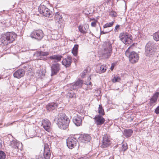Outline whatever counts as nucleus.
<instances>
[{
	"label": "nucleus",
	"instance_id": "28",
	"mask_svg": "<svg viewBox=\"0 0 159 159\" xmlns=\"http://www.w3.org/2000/svg\"><path fill=\"white\" fill-rule=\"evenodd\" d=\"M98 112L99 114V115H100V116H103L105 115L104 109L101 104L99 105Z\"/></svg>",
	"mask_w": 159,
	"mask_h": 159
},
{
	"label": "nucleus",
	"instance_id": "11",
	"mask_svg": "<svg viewBox=\"0 0 159 159\" xmlns=\"http://www.w3.org/2000/svg\"><path fill=\"white\" fill-rule=\"evenodd\" d=\"M111 143L110 137L107 134L104 135L103 137L102 147L103 148H107Z\"/></svg>",
	"mask_w": 159,
	"mask_h": 159
},
{
	"label": "nucleus",
	"instance_id": "38",
	"mask_svg": "<svg viewBox=\"0 0 159 159\" xmlns=\"http://www.w3.org/2000/svg\"><path fill=\"white\" fill-rule=\"evenodd\" d=\"M91 13L88 10V9H86L84 10L83 11V13L85 15H88Z\"/></svg>",
	"mask_w": 159,
	"mask_h": 159
},
{
	"label": "nucleus",
	"instance_id": "50",
	"mask_svg": "<svg viewBox=\"0 0 159 159\" xmlns=\"http://www.w3.org/2000/svg\"><path fill=\"white\" fill-rule=\"evenodd\" d=\"M91 80V78L90 76H89V77L88 78V80L90 81Z\"/></svg>",
	"mask_w": 159,
	"mask_h": 159
},
{
	"label": "nucleus",
	"instance_id": "42",
	"mask_svg": "<svg viewBox=\"0 0 159 159\" xmlns=\"http://www.w3.org/2000/svg\"><path fill=\"white\" fill-rule=\"evenodd\" d=\"M6 20H0V23L2 24L3 25H4L6 26H7V25H6Z\"/></svg>",
	"mask_w": 159,
	"mask_h": 159
},
{
	"label": "nucleus",
	"instance_id": "24",
	"mask_svg": "<svg viewBox=\"0 0 159 159\" xmlns=\"http://www.w3.org/2000/svg\"><path fill=\"white\" fill-rule=\"evenodd\" d=\"M83 84V82L82 80L78 79L76 82L73 85V89H75L81 86Z\"/></svg>",
	"mask_w": 159,
	"mask_h": 159
},
{
	"label": "nucleus",
	"instance_id": "40",
	"mask_svg": "<svg viewBox=\"0 0 159 159\" xmlns=\"http://www.w3.org/2000/svg\"><path fill=\"white\" fill-rule=\"evenodd\" d=\"M79 16V15L78 14H75V15H72V19H77Z\"/></svg>",
	"mask_w": 159,
	"mask_h": 159
},
{
	"label": "nucleus",
	"instance_id": "33",
	"mask_svg": "<svg viewBox=\"0 0 159 159\" xmlns=\"http://www.w3.org/2000/svg\"><path fill=\"white\" fill-rule=\"evenodd\" d=\"M114 24V22L112 21L110 23H107L103 26L104 28H106L111 26Z\"/></svg>",
	"mask_w": 159,
	"mask_h": 159
},
{
	"label": "nucleus",
	"instance_id": "17",
	"mask_svg": "<svg viewBox=\"0 0 159 159\" xmlns=\"http://www.w3.org/2000/svg\"><path fill=\"white\" fill-rule=\"evenodd\" d=\"M71 63L72 57L70 56H68L66 58L64 59L62 61V65L65 66L66 67L70 66Z\"/></svg>",
	"mask_w": 159,
	"mask_h": 159
},
{
	"label": "nucleus",
	"instance_id": "15",
	"mask_svg": "<svg viewBox=\"0 0 159 159\" xmlns=\"http://www.w3.org/2000/svg\"><path fill=\"white\" fill-rule=\"evenodd\" d=\"M10 145L12 148L20 149L21 148L22 144L18 142L15 139H13L11 141H10Z\"/></svg>",
	"mask_w": 159,
	"mask_h": 159
},
{
	"label": "nucleus",
	"instance_id": "41",
	"mask_svg": "<svg viewBox=\"0 0 159 159\" xmlns=\"http://www.w3.org/2000/svg\"><path fill=\"white\" fill-rule=\"evenodd\" d=\"M95 21L92 22L91 23V25L92 27H95L96 25V23L98 20H95Z\"/></svg>",
	"mask_w": 159,
	"mask_h": 159
},
{
	"label": "nucleus",
	"instance_id": "31",
	"mask_svg": "<svg viewBox=\"0 0 159 159\" xmlns=\"http://www.w3.org/2000/svg\"><path fill=\"white\" fill-rule=\"evenodd\" d=\"M120 78L118 76H114L113 78L112 81L113 83L119 82L120 80Z\"/></svg>",
	"mask_w": 159,
	"mask_h": 159
},
{
	"label": "nucleus",
	"instance_id": "4",
	"mask_svg": "<svg viewBox=\"0 0 159 159\" xmlns=\"http://www.w3.org/2000/svg\"><path fill=\"white\" fill-rule=\"evenodd\" d=\"M125 54L127 57H128L130 62L133 64L138 62L139 60V54L134 51L131 52L129 50V47L126 50Z\"/></svg>",
	"mask_w": 159,
	"mask_h": 159
},
{
	"label": "nucleus",
	"instance_id": "54",
	"mask_svg": "<svg viewBox=\"0 0 159 159\" xmlns=\"http://www.w3.org/2000/svg\"><path fill=\"white\" fill-rule=\"evenodd\" d=\"M90 20H96V19L95 18H90Z\"/></svg>",
	"mask_w": 159,
	"mask_h": 159
},
{
	"label": "nucleus",
	"instance_id": "7",
	"mask_svg": "<svg viewBox=\"0 0 159 159\" xmlns=\"http://www.w3.org/2000/svg\"><path fill=\"white\" fill-rule=\"evenodd\" d=\"M121 40L125 44H129L132 40L131 35L128 33H121L119 36Z\"/></svg>",
	"mask_w": 159,
	"mask_h": 159
},
{
	"label": "nucleus",
	"instance_id": "26",
	"mask_svg": "<svg viewBox=\"0 0 159 159\" xmlns=\"http://www.w3.org/2000/svg\"><path fill=\"white\" fill-rule=\"evenodd\" d=\"M49 52H43V51H39L38 52V55L40 57L41 59L44 60V58L43 57L44 56H46L48 55Z\"/></svg>",
	"mask_w": 159,
	"mask_h": 159
},
{
	"label": "nucleus",
	"instance_id": "53",
	"mask_svg": "<svg viewBox=\"0 0 159 159\" xmlns=\"http://www.w3.org/2000/svg\"><path fill=\"white\" fill-rule=\"evenodd\" d=\"M92 84V83L91 82H90L89 83V85H91Z\"/></svg>",
	"mask_w": 159,
	"mask_h": 159
},
{
	"label": "nucleus",
	"instance_id": "34",
	"mask_svg": "<svg viewBox=\"0 0 159 159\" xmlns=\"http://www.w3.org/2000/svg\"><path fill=\"white\" fill-rule=\"evenodd\" d=\"M56 23L58 27H60L61 28L64 26V24L61 22V20H58Z\"/></svg>",
	"mask_w": 159,
	"mask_h": 159
},
{
	"label": "nucleus",
	"instance_id": "47",
	"mask_svg": "<svg viewBox=\"0 0 159 159\" xmlns=\"http://www.w3.org/2000/svg\"><path fill=\"white\" fill-rule=\"evenodd\" d=\"M35 131H34V130L33 131V132L34 133H35ZM37 135V134H35V133L34 134L32 135H31L32 136H31V137H34L35 136H36Z\"/></svg>",
	"mask_w": 159,
	"mask_h": 159
},
{
	"label": "nucleus",
	"instance_id": "29",
	"mask_svg": "<svg viewBox=\"0 0 159 159\" xmlns=\"http://www.w3.org/2000/svg\"><path fill=\"white\" fill-rule=\"evenodd\" d=\"M62 15L60 13L57 12L55 14L54 19L55 20H60V19H62Z\"/></svg>",
	"mask_w": 159,
	"mask_h": 159
},
{
	"label": "nucleus",
	"instance_id": "22",
	"mask_svg": "<svg viewBox=\"0 0 159 159\" xmlns=\"http://www.w3.org/2000/svg\"><path fill=\"white\" fill-rule=\"evenodd\" d=\"M58 107V104L54 102L49 103L47 105L46 107L47 110L51 111L52 110Z\"/></svg>",
	"mask_w": 159,
	"mask_h": 159
},
{
	"label": "nucleus",
	"instance_id": "8",
	"mask_svg": "<svg viewBox=\"0 0 159 159\" xmlns=\"http://www.w3.org/2000/svg\"><path fill=\"white\" fill-rule=\"evenodd\" d=\"M30 36L32 38L41 40L43 37V33L41 30H34L30 34Z\"/></svg>",
	"mask_w": 159,
	"mask_h": 159
},
{
	"label": "nucleus",
	"instance_id": "6",
	"mask_svg": "<svg viewBox=\"0 0 159 159\" xmlns=\"http://www.w3.org/2000/svg\"><path fill=\"white\" fill-rule=\"evenodd\" d=\"M40 13L45 16L51 17L52 16L53 13L49 9L44 5H40L38 8Z\"/></svg>",
	"mask_w": 159,
	"mask_h": 159
},
{
	"label": "nucleus",
	"instance_id": "2",
	"mask_svg": "<svg viewBox=\"0 0 159 159\" xmlns=\"http://www.w3.org/2000/svg\"><path fill=\"white\" fill-rule=\"evenodd\" d=\"M16 34L14 32H7L4 34L0 39L1 45H7L14 41L16 38Z\"/></svg>",
	"mask_w": 159,
	"mask_h": 159
},
{
	"label": "nucleus",
	"instance_id": "32",
	"mask_svg": "<svg viewBox=\"0 0 159 159\" xmlns=\"http://www.w3.org/2000/svg\"><path fill=\"white\" fill-rule=\"evenodd\" d=\"M6 157L5 152L2 151H0V159H5Z\"/></svg>",
	"mask_w": 159,
	"mask_h": 159
},
{
	"label": "nucleus",
	"instance_id": "48",
	"mask_svg": "<svg viewBox=\"0 0 159 159\" xmlns=\"http://www.w3.org/2000/svg\"><path fill=\"white\" fill-rule=\"evenodd\" d=\"M73 93V94L71 96H70V95L69 96L70 97H71V98L76 97V95L75 94H74Z\"/></svg>",
	"mask_w": 159,
	"mask_h": 159
},
{
	"label": "nucleus",
	"instance_id": "45",
	"mask_svg": "<svg viewBox=\"0 0 159 159\" xmlns=\"http://www.w3.org/2000/svg\"><path fill=\"white\" fill-rule=\"evenodd\" d=\"M110 31H111V30H110V31H108V32H104L103 31H101L100 34H105L108 33V32H110Z\"/></svg>",
	"mask_w": 159,
	"mask_h": 159
},
{
	"label": "nucleus",
	"instance_id": "20",
	"mask_svg": "<svg viewBox=\"0 0 159 159\" xmlns=\"http://www.w3.org/2000/svg\"><path fill=\"white\" fill-rule=\"evenodd\" d=\"M73 123L77 126H80L82 124L81 117L79 116H75L73 118Z\"/></svg>",
	"mask_w": 159,
	"mask_h": 159
},
{
	"label": "nucleus",
	"instance_id": "44",
	"mask_svg": "<svg viewBox=\"0 0 159 159\" xmlns=\"http://www.w3.org/2000/svg\"><path fill=\"white\" fill-rule=\"evenodd\" d=\"M155 112L157 114L159 113V106L157 107L155 110Z\"/></svg>",
	"mask_w": 159,
	"mask_h": 159
},
{
	"label": "nucleus",
	"instance_id": "5",
	"mask_svg": "<svg viewBox=\"0 0 159 159\" xmlns=\"http://www.w3.org/2000/svg\"><path fill=\"white\" fill-rule=\"evenodd\" d=\"M156 51V48L154 44L149 42L147 44L145 48V54L148 57H152Z\"/></svg>",
	"mask_w": 159,
	"mask_h": 159
},
{
	"label": "nucleus",
	"instance_id": "12",
	"mask_svg": "<svg viewBox=\"0 0 159 159\" xmlns=\"http://www.w3.org/2000/svg\"><path fill=\"white\" fill-rule=\"evenodd\" d=\"M42 125L44 129L47 131L49 132L51 131V123L49 120L47 119L42 120Z\"/></svg>",
	"mask_w": 159,
	"mask_h": 159
},
{
	"label": "nucleus",
	"instance_id": "9",
	"mask_svg": "<svg viewBox=\"0 0 159 159\" xmlns=\"http://www.w3.org/2000/svg\"><path fill=\"white\" fill-rule=\"evenodd\" d=\"M61 65L58 63H54L51 66V75L52 76L55 75L61 70Z\"/></svg>",
	"mask_w": 159,
	"mask_h": 159
},
{
	"label": "nucleus",
	"instance_id": "3",
	"mask_svg": "<svg viewBox=\"0 0 159 159\" xmlns=\"http://www.w3.org/2000/svg\"><path fill=\"white\" fill-rule=\"evenodd\" d=\"M103 49L102 52V57L104 59H108L112 52V43L109 41H107L103 44Z\"/></svg>",
	"mask_w": 159,
	"mask_h": 159
},
{
	"label": "nucleus",
	"instance_id": "51",
	"mask_svg": "<svg viewBox=\"0 0 159 159\" xmlns=\"http://www.w3.org/2000/svg\"><path fill=\"white\" fill-rule=\"evenodd\" d=\"M40 157V156H39L38 158V159H43V157Z\"/></svg>",
	"mask_w": 159,
	"mask_h": 159
},
{
	"label": "nucleus",
	"instance_id": "23",
	"mask_svg": "<svg viewBox=\"0 0 159 159\" xmlns=\"http://www.w3.org/2000/svg\"><path fill=\"white\" fill-rule=\"evenodd\" d=\"M159 95V92L156 93L150 100V104L151 105L155 103Z\"/></svg>",
	"mask_w": 159,
	"mask_h": 159
},
{
	"label": "nucleus",
	"instance_id": "52",
	"mask_svg": "<svg viewBox=\"0 0 159 159\" xmlns=\"http://www.w3.org/2000/svg\"><path fill=\"white\" fill-rule=\"evenodd\" d=\"M85 85H89V83L88 82H85L84 83Z\"/></svg>",
	"mask_w": 159,
	"mask_h": 159
},
{
	"label": "nucleus",
	"instance_id": "30",
	"mask_svg": "<svg viewBox=\"0 0 159 159\" xmlns=\"http://www.w3.org/2000/svg\"><path fill=\"white\" fill-rule=\"evenodd\" d=\"M153 36L154 40L157 41H159V32L155 33Z\"/></svg>",
	"mask_w": 159,
	"mask_h": 159
},
{
	"label": "nucleus",
	"instance_id": "18",
	"mask_svg": "<svg viewBox=\"0 0 159 159\" xmlns=\"http://www.w3.org/2000/svg\"><path fill=\"white\" fill-rule=\"evenodd\" d=\"M80 138L81 140L80 143H86L90 141L91 139V137L87 134H84Z\"/></svg>",
	"mask_w": 159,
	"mask_h": 159
},
{
	"label": "nucleus",
	"instance_id": "27",
	"mask_svg": "<svg viewBox=\"0 0 159 159\" xmlns=\"http://www.w3.org/2000/svg\"><path fill=\"white\" fill-rule=\"evenodd\" d=\"M78 47V45L75 44L72 50V52L75 56H77V54Z\"/></svg>",
	"mask_w": 159,
	"mask_h": 159
},
{
	"label": "nucleus",
	"instance_id": "21",
	"mask_svg": "<svg viewBox=\"0 0 159 159\" xmlns=\"http://www.w3.org/2000/svg\"><path fill=\"white\" fill-rule=\"evenodd\" d=\"M62 57V56L59 54L53 55L49 57L50 59L54 60V62L56 63L60 61Z\"/></svg>",
	"mask_w": 159,
	"mask_h": 159
},
{
	"label": "nucleus",
	"instance_id": "13",
	"mask_svg": "<svg viewBox=\"0 0 159 159\" xmlns=\"http://www.w3.org/2000/svg\"><path fill=\"white\" fill-rule=\"evenodd\" d=\"M95 123L98 125L103 124L105 121V119L100 115H97L93 118Z\"/></svg>",
	"mask_w": 159,
	"mask_h": 159
},
{
	"label": "nucleus",
	"instance_id": "55",
	"mask_svg": "<svg viewBox=\"0 0 159 159\" xmlns=\"http://www.w3.org/2000/svg\"><path fill=\"white\" fill-rule=\"evenodd\" d=\"M10 135L12 138H13V137L10 134Z\"/></svg>",
	"mask_w": 159,
	"mask_h": 159
},
{
	"label": "nucleus",
	"instance_id": "49",
	"mask_svg": "<svg viewBox=\"0 0 159 159\" xmlns=\"http://www.w3.org/2000/svg\"><path fill=\"white\" fill-rule=\"evenodd\" d=\"M114 66L112 64L111 66V70H113V69L114 68Z\"/></svg>",
	"mask_w": 159,
	"mask_h": 159
},
{
	"label": "nucleus",
	"instance_id": "39",
	"mask_svg": "<svg viewBox=\"0 0 159 159\" xmlns=\"http://www.w3.org/2000/svg\"><path fill=\"white\" fill-rule=\"evenodd\" d=\"M87 70L86 69L84 70L81 74V76L82 78H84L85 75L86 73H87Z\"/></svg>",
	"mask_w": 159,
	"mask_h": 159
},
{
	"label": "nucleus",
	"instance_id": "10",
	"mask_svg": "<svg viewBox=\"0 0 159 159\" xmlns=\"http://www.w3.org/2000/svg\"><path fill=\"white\" fill-rule=\"evenodd\" d=\"M78 140L76 138H69L67 139L66 143L68 147L70 149L74 148L77 144Z\"/></svg>",
	"mask_w": 159,
	"mask_h": 159
},
{
	"label": "nucleus",
	"instance_id": "14",
	"mask_svg": "<svg viewBox=\"0 0 159 159\" xmlns=\"http://www.w3.org/2000/svg\"><path fill=\"white\" fill-rule=\"evenodd\" d=\"M43 156L45 159H49L50 157V151L49 145L47 144H45L44 145Z\"/></svg>",
	"mask_w": 159,
	"mask_h": 159
},
{
	"label": "nucleus",
	"instance_id": "19",
	"mask_svg": "<svg viewBox=\"0 0 159 159\" xmlns=\"http://www.w3.org/2000/svg\"><path fill=\"white\" fill-rule=\"evenodd\" d=\"M89 28V26L87 24H85L84 26L80 25L78 27L79 31L83 34H85L87 33Z\"/></svg>",
	"mask_w": 159,
	"mask_h": 159
},
{
	"label": "nucleus",
	"instance_id": "56",
	"mask_svg": "<svg viewBox=\"0 0 159 159\" xmlns=\"http://www.w3.org/2000/svg\"><path fill=\"white\" fill-rule=\"evenodd\" d=\"M1 79V77H0V79Z\"/></svg>",
	"mask_w": 159,
	"mask_h": 159
},
{
	"label": "nucleus",
	"instance_id": "25",
	"mask_svg": "<svg viewBox=\"0 0 159 159\" xmlns=\"http://www.w3.org/2000/svg\"><path fill=\"white\" fill-rule=\"evenodd\" d=\"M133 131L131 129H125L124 130V134L126 138L130 137L132 134Z\"/></svg>",
	"mask_w": 159,
	"mask_h": 159
},
{
	"label": "nucleus",
	"instance_id": "16",
	"mask_svg": "<svg viewBox=\"0 0 159 159\" xmlns=\"http://www.w3.org/2000/svg\"><path fill=\"white\" fill-rule=\"evenodd\" d=\"M25 71L22 69H19L16 71L13 74L14 77L20 79L25 75Z\"/></svg>",
	"mask_w": 159,
	"mask_h": 159
},
{
	"label": "nucleus",
	"instance_id": "43",
	"mask_svg": "<svg viewBox=\"0 0 159 159\" xmlns=\"http://www.w3.org/2000/svg\"><path fill=\"white\" fill-rule=\"evenodd\" d=\"M119 27H120L119 25H116L115 27V29L114 30V31L115 32L117 31L118 29H119Z\"/></svg>",
	"mask_w": 159,
	"mask_h": 159
},
{
	"label": "nucleus",
	"instance_id": "35",
	"mask_svg": "<svg viewBox=\"0 0 159 159\" xmlns=\"http://www.w3.org/2000/svg\"><path fill=\"white\" fill-rule=\"evenodd\" d=\"M100 70L102 73L104 72L106 70V65H102L100 67Z\"/></svg>",
	"mask_w": 159,
	"mask_h": 159
},
{
	"label": "nucleus",
	"instance_id": "37",
	"mask_svg": "<svg viewBox=\"0 0 159 159\" xmlns=\"http://www.w3.org/2000/svg\"><path fill=\"white\" fill-rule=\"evenodd\" d=\"M110 16L112 17H115L117 16L116 13L114 11H111L109 14Z\"/></svg>",
	"mask_w": 159,
	"mask_h": 159
},
{
	"label": "nucleus",
	"instance_id": "46",
	"mask_svg": "<svg viewBox=\"0 0 159 159\" xmlns=\"http://www.w3.org/2000/svg\"><path fill=\"white\" fill-rule=\"evenodd\" d=\"M2 141L0 139V149L2 148Z\"/></svg>",
	"mask_w": 159,
	"mask_h": 159
},
{
	"label": "nucleus",
	"instance_id": "1",
	"mask_svg": "<svg viewBox=\"0 0 159 159\" xmlns=\"http://www.w3.org/2000/svg\"><path fill=\"white\" fill-rule=\"evenodd\" d=\"M54 121L58 127L63 129L67 128L70 123L69 119L67 117L65 114L63 113H60L57 118L54 119Z\"/></svg>",
	"mask_w": 159,
	"mask_h": 159
},
{
	"label": "nucleus",
	"instance_id": "36",
	"mask_svg": "<svg viewBox=\"0 0 159 159\" xmlns=\"http://www.w3.org/2000/svg\"><path fill=\"white\" fill-rule=\"evenodd\" d=\"M128 148L127 145L125 143L123 144L122 146V151H126Z\"/></svg>",
	"mask_w": 159,
	"mask_h": 159
}]
</instances>
